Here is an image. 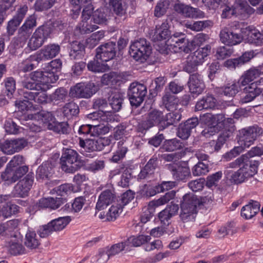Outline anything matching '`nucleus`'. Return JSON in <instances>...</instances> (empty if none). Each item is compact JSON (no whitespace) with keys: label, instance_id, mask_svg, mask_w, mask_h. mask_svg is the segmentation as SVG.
<instances>
[{"label":"nucleus","instance_id":"nucleus-1","mask_svg":"<svg viewBox=\"0 0 263 263\" xmlns=\"http://www.w3.org/2000/svg\"><path fill=\"white\" fill-rule=\"evenodd\" d=\"M258 165V161L241 155L228 164L224 174L231 183L240 184L257 173Z\"/></svg>","mask_w":263,"mask_h":263},{"label":"nucleus","instance_id":"nucleus-2","mask_svg":"<svg viewBox=\"0 0 263 263\" xmlns=\"http://www.w3.org/2000/svg\"><path fill=\"white\" fill-rule=\"evenodd\" d=\"M200 204V202L196 196L189 194L184 195L180 206V220L187 224L194 222L197 214V206Z\"/></svg>","mask_w":263,"mask_h":263},{"label":"nucleus","instance_id":"nucleus-3","mask_svg":"<svg viewBox=\"0 0 263 263\" xmlns=\"http://www.w3.org/2000/svg\"><path fill=\"white\" fill-rule=\"evenodd\" d=\"M134 198V193L130 190L123 193L120 201L114 203L106 212L98 213V217L104 221H114L119 216L123 211V208Z\"/></svg>","mask_w":263,"mask_h":263},{"label":"nucleus","instance_id":"nucleus-4","mask_svg":"<svg viewBox=\"0 0 263 263\" xmlns=\"http://www.w3.org/2000/svg\"><path fill=\"white\" fill-rule=\"evenodd\" d=\"M78 153L72 149L63 151L60 159L61 169L67 173H73L81 168Z\"/></svg>","mask_w":263,"mask_h":263},{"label":"nucleus","instance_id":"nucleus-5","mask_svg":"<svg viewBox=\"0 0 263 263\" xmlns=\"http://www.w3.org/2000/svg\"><path fill=\"white\" fill-rule=\"evenodd\" d=\"M149 43L144 39L135 41L130 46L129 54L136 61L144 63L151 53Z\"/></svg>","mask_w":263,"mask_h":263},{"label":"nucleus","instance_id":"nucleus-6","mask_svg":"<svg viewBox=\"0 0 263 263\" xmlns=\"http://www.w3.org/2000/svg\"><path fill=\"white\" fill-rule=\"evenodd\" d=\"M51 33V28L47 25L38 27L29 40L28 46L32 50L41 47Z\"/></svg>","mask_w":263,"mask_h":263},{"label":"nucleus","instance_id":"nucleus-7","mask_svg":"<svg viewBox=\"0 0 263 263\" xmlns=\"http://www.w3.org/2000/svg\"><path fill=\"white\" fill-rule=\"evenodd\" d=\"M163 125H165V116L163 112L157 109H153L148 112L146 120L142 122L140 126L141 128L145 130L157 126L159 131H161L165 129L162 128Z\"/></svg>","mask_w":263,"mask_h":263},{"label":"nucleus","instance_id":"nucleus-8","mask_svg":"<svg viewBox=\"0 0 263 263\" xmlns=\"http://www.w3.org/2000/svg\"><path fill=\"white\" fill-rule=\"evenodd\" d=\"M147 93V88L144 84L133 83L128 90V96L132 106H139L143 102Z\"/></svg>","mask_w":263,"mask_h":263},{"label":"nucleus","instance_id":"nucleus-9","mask_svg":"<svg viewBox=\"0 0 263 263\" xmlns=\"http://www.w3.org/2000/svg\"><path fill=\"white\" fill-rule=\"evenodd\" d=\"M98 87L91 82L87 83H78L70 89V95L78 98H90L98 91Z\"/></svg>","mask_w":263,"mask_h":263},{"label":"nucleus","instance_id":"nucleus-10","mask_svg":"<svg viewBox=\"0 0 263 263\" xmlns=\"http://www.w3.org/2000/svg\"><path fill=\"white\" fill-rule=\"evenodd\" d=\"M29 170L28 166L23 165L17 168H13L8 166L1 174L2 180L8 184L15 183L25 175Z\"/></svg>","mask_w":263,"mask_h":263},{"label":"nucleus","instance_id":"nucleus-11","mask_svg":"<svg viewBox=\"0 0 263 263\" xmlns=\"http://www.w3.org/2000/svg\"><path fill=\"white\" fill-rule=\"evenodd\" d=\"M37 16L35 14L29 15L24 24L18 29L16 40L20 44H25L37 25Z\"/></svg>","mask_w":263,"mask_h":263},{"label":"nucleus","instance_id":"nucleus-12","mask_svg":"<svg viewBox=\"0 0 263 263\" xmlns=\"http://www.w3.org/2000/svg\"><path fill=\"white\" fill-rule=\"evenodd\" d=\"M33 182V174L29 173L15 184L13 191L14 195L16 197L23 198L27 196L32 188Z\"/></svg>","mask_w":263,"mask_h":263},{"label":"nucleus","instance_id":"nucleus-13","mask_svg":"<svg viewBox=\"0 0 263 263\" xmlns=\"http://www.w3.org/2000/svg\"><path fill=\"white\" fill-rule=\"evenodd\" d=\"M117 45L115 42H109L102 44L96 49V58L102 62L113 59L116 55Z\"/></svg>","mask_w":263,"mask_h":263},{"label":"nucleus","instance_id":"nucleus-14","mask_svg":"<svg viewBox=\"0 0 263 263\" xmlns=\"http://www.w3.org/2000/svg\"><path fill=\"white\" fill-rule=\"evenodd\" d=\"M27 145V142L24 138L6 140L0 144L1 149L7 155H12L20 152Z\"/></svg>","mask_w":263,"mask_h":263},{"label":"nucleus","instance_id":"nucleus-15","mask_svg":"<svg viewBox=\"0 0 263 263\" xmlns=\"http://www.w3.org/2000/svg\"><path fill=\"white\" fill-rule=\"evenodd\" d=\"M29 78L34 82L43 84H47L55 82L59 79L57 74H54L53 72H50L45 70L35 71L32 72L28 75Z\"/></svg>","mask_w":263,"mask_h":263},{"label":"nucleus","instance_id":"nucleus-16","mask_svg":"<svg viewBox=\"0 0 263 263\" xmlns=\"http://www.w3.org/2000/svg\"><path fill=\"white\" fill-rule=\"evenodd\" d=\"M174 8L176 12L185 17L202 18L204 15V13L199 9L182 3L176 4Z\"/></svg>","mask_w":263,"mask_h":263},{"label":"nucleus","instance_id":"nucleus-17","mask_svg":"<svg viewBox=\"0 0 263 263\" xmlns=\"http://www.w3.org/2000/svg\"><path fill=\"white\" fill-rule=\"evenodd\" d=\"M114 195L109 190L103 191L99 196L98 201L96 204V210L98 212L96 213V215L98 216V213L100 212H106L109 208L108 207L114 203H117L114 201Z\"/></svg>","mask_w":263,"mask_h":263},{"label":"nucleus","instance_id":"nucleus-18","mask_svg":"<svg viewBox=\"0 0 263 263\" xmlns=\"http://www.w3.org/2000/svg\"><path fill=\"white\" fill-rule=\"evenodd\" d=\"M262 134V130L258 126H252L241 129L240 139L243 142L245 146L249 147Z\"/></svg>","mask_w":263,"mask_h":263},{"label":"nucleus","instance_id":"nucleus-19","mask_svg":"<svg viewBox=\"0 0 263 263\" xmlns=\"http://www.w3.org/2000/svg\"><path fill=\"white\" fill-rule=\"evenodd\" d=\"M167 168L177 181H185L191 177L190 170L187 166L170 164Z\"/></svg>","mask_w":263,"mask_h":263},{"label":"nucleus","instance_id":"nucleus-20","mask_svg":"<svg viewBox=\"0 0 263 263\" xmlns=\"http://www.w3.org/2000/svg\"><path fill=\"white\" fill-rule=\"evenodd\" d=\"M60 46L58 44H50L42 48L36 54V60L41 61L49 60L56 57L60 52Z\"/></svg>","mask_w":263,"mask_h":263},{"label":"nucleus","instance_id":"nucleus-21","mask_svg":"<svg viewBox=\"0 0 263 263\" xmlns=\"http://www.w3.org/2000/svg\"><path fill=\"white\" fill-rule=\"evenodd\" d=\"M114 119L109 110H99L87 115L86 120L91 125H97L100 122H108Z\"/></svg>","mask_w":263,"mask_h":263},{"label":"nucleus","instance_id":"nucleus-22","mask_svg":"<svg viewBox=\"0 0 263 263\" xmlns=\"http://www.w3.org/2000/svg\"><path fill=\"white\" fill-rule=\"evenodd\" d=\"M187 84L190 92L197 95L201 94L205 88L202 77L197 73L190 75Z\"/></svg>","mask_w":263,"mask_h":263},{"label":"nucleus","instance_id":"nucleus-23","mask_svg":"<svg viewBox=\"0 0 263 263\" xmlns=\"http://www.w3.org/2000/svg\"><path fill=\"white\" fill-rule=\"evenodd\" d=\"M220 38L223 43L230 46L239 44L242 40V36L240 34L233 32L227 27L220 31Z\"/></svg>","mask_w":263,"mask_h":263},{"label":"nucleus","instance_id":"nucleus-24","mask_svg":"<svg viewBox=\"0 0 263 263\" xmlns=\"http://www.w3.org/2000/svg\"><path fill=\"white\" fill-rule=\"evenodd\" d=\"M260 72L257 68H251L246 71L238 81L239 87L245 86L252 83V81L260 76Z\"/></svg>","mask_w":263,"mask_h":263},{"label":"nucleus","instance_id":"nucleus-25","mask_svg":"<svg viewBox=\"0 0 263 263\" xmlns=\"http://www.w3.org/2000/svg\"><path fill=\"white\" fill-rule=\"evenodd\" d=\"M157 158L153 156L141 170L138 178L140 179L149 178L154 174L155 170L157 167Z\"/></svg>","mask_w":263,"mask_h":263},{"label":"nucleus","instance_id":"nucleus-26","mask_svg":"<svg viewBox=\"0 0 263 263\" xmlns=\"http://www.w3.org/2000/svg\"><path fill=\"white\" fill-rule=\"evenodd\" d=\"M253 57V51L246 52L238 58L228 60L225 62L224 65L230 68H235L249 61Z\"/></svg>","mask_w":263,"mask_h":263},{"label":"nucleus","instance_id":"nucleus-27","mask_svg":"<svg viewBox=\"0 0 263 263\" xmlns=\"http://www.w3.org/2000/svg\"><path fill=\"white\" fill-rule=\"evenodd\" d=\"M260 205L258 202L252 200L241 209V216L246 219L252 218L259 212Z\"/></svg>","mask_w":263,"mask_h":263},{"label":"nucleus","instance_id":"nucleus-28","mask_svg":"<svg viewBox=\"0 0 263 263\" xmlns=\"http://www.w3.org/2000/svg\"><path fill=\"white\" fill-rule=\"evenodd\" d=\"M23 95L25 99L34 101V102L39 104L46 103L47 100L46 92L44 90H40V88L35 91H25L24 92Z\"/></svg>","mask_w":263,"mask_h":263},{"label":"nucleus","instance_id":"nucleus-29","mask_svg":"<svg viewBox=\"0 0 263 263\" xmlns=\"http://www.w3.org/2000/svg\"><path fill=\"white\" fill-rule=\"evenodd\" d=\"M108 93L110 95L108 97V101L110 106L114 111H119L123 104V95L116 90H110Z\"/></svg>","mask_w":263,"mask_h":263},{"label":"nucleus","instance_id":"nucleus-30","mask_svg":"<svg viewBox=\"0 0 263 263\" xmlns=\"http://www.w3.org/2000/svg\"><path fill=\"white\" fill-rule=\"evenodd\" d=\"M217 105V100L212 95H207L198 101L195 105V110L213 109Z\"/></svg>","mask_w":263,"mask_h":263},{"label":"nucleus","instance_id":"nucleus-31","mask_svg":"<svg viewBox=\"0 0 263 263\" xmlns=\"http://www.w3.org/2000/svg\"><path fill=\"white\" fill-rule=\"evenodd\" d=\"M170 35L169 26L167 21L163 22L161 25H157L153 36L154 41H161L167 39Z\"/></svg>","mask_w":263,"mask_h":263},{"label":"nucleus","instance_id":"nucleus-32","mask_svg":"<svg viewBox=\"0 0 263 263\" xmlns=\"http://www.w3.org/2000/svg\"><path fill=\"white\" fill-rule=\"evenodd\" d=\"M24 245L29 249H35L40 245V239L34 231L28 230L24 239Z\"/></svg>","mask_w":263,"mask_h":263},{"label":"nucleus","instance_id":"nucleus-33","mask_svg":"<svg viewBox=\"0 0 263 263\" xmlns=\"http://www.w3.org/2000/svg\"><path fill=\"white\" fill-rule=\"evenodd\" d=\"M211 49V46L207 45L204 47L197 49L189 56L191 58L193 62L199 65L203 62L204 58L209 54Z\"/></svg>","mask_w":263,"mask_h":263},{"label":"nucleus","instance_id":"nucleus-34","mask_svg":"<svg viewBox=\"0 0 263 263\" xmlns=\"http://www.w3.org/2000/svg\"><path fill=\"white\" fill-rule=\"evenodd\" d=\"M87 149L91 151H100L108 144L107 139L97 137L94 139H87Z\"/></svg>","mask_w":263,"mask_h":263},{"label":"nucleus","instance_id":"nucleus-35","mask_svg":"<svg viewBox=\"0 0 263 263\" xmlns=\"http://www.w3.org/2000/svg\"><path fill=\"white\" fill-rule=\"evenodd\" d=\"M52 164L46 161L41 165L36 170V178L37 180L48 179L52 174Z\"/></svg>","mask_w":263,"mask_h":263},{"label":"nucleus","instance_id":"nucleus-36","mask_svg":"<svg viewBox=\"0 0 263 263\" xmlns=\"http://www.w3.org/2000/svg\"><path fill=\"white\" fill-rule=\"evenodd\" d=\"M234 132V129L232 127L230 129L223 130L219 136L216 141H212L210 142L211 145H214V149L218 152L222 146L225 143L227 140L230 138Z\"/></svg>","mask_w":263,"mask_h":263},{"label":"nucleus","instance_id":"nucleus-37","mask_svg":"<svg viewBox=\"0 0 263 263\" xmlns=\"http://www.w3.org/2000/svg\"><path fill=\"white\" fill-rule=\"evenodd\" d=\"M109 5L117 15L122 16L126 13L127 5L123 0H109Z\"/></svg>","mask_w":263,"mask_h":263},{"label":"nucleus","instance_id":"nucleus-38","mask_svg":"<svg viewBox=\"0 0 263 263\" xmlns=\"http://www.w3.org/2000/svg\"><path fill=\"white\" fill-rule=\"evenodd\" d=\"M39 206L43 208H49L52 209H58L62 203V198L53 197L42 198L39 201Z\"/></svg>","mask_w":263,"mask_h":263},{"label":"nucleus","instance_id":"nucleus-39","mask_svg":"<svg viewBox=\"0 0 263 263\" xmlns=\"http://www.w3.org/2000/svg\"><path fill=\"white\" fill-rule=\"evenodd\" d=\"M151 239V237L149 236L145 235H139L138 236L135 237L134 236L129 237L125 241L126 245L129 250L130 247H137L147 242Z\"/></svg>","mask_w":263,"mask_h":263},{"label":"nucleus","instance_id":"nucleus-40","mask_svg":"<svg viewBox=\"0 0 263 263\" xmlns=\"http://www.w3.org/2000/svg\"><path fill=\"white\" fill-rule=\"evenodd\" d=\"M70 216H65L56 218L50 222L53 231H60L64 229L71 221Z\"/></svg>","mask_w":263,"mask_h":263},{"label":"nucleus","instance_id":"nucleus-41","mask_svg":"<svg viewBox=\"0 0 263 263\" xmlns=\"http://www.w3.org/2000/svg\"><path fill=\"white\" fill-rule=\"evenodd\" d=\"M248 41L257 46L263 45V33L257 30H249L247 34Z\"/></svg>","mask_w":263,"mask_h":263},{"label":"nucleus","instance_id":"nucleus-42","mask_svg":"<svg viewBox=\"0 0 263 263\" xmlns=\"http://www.w3.org/2000/svg\"><path fill=\"white\" fill-rule=\"evenodd\" d=\"M71 49L69 53L71 59H81L84 53V46L80 42H73L71 45Z\"/></svg>","mask_w":263,"mask_h":263},{"label":"nucleus","instance_id":"nucleus-43","mask_svg":"<svg viewBox=\"0 0 263 263\" xmlns=\"http://www.w3.org/2000/svg\"><path fill=\"white\" fill-rule=\"evenodd\" d=\"M18 206L15 204L7 203L0 207V220L11 216L18 211Z\"/></svg>","mask_w":263,"mask_h":263},{"label":"nucleus","instance_id":"nucleus-44","mask_svg":"<svg viewBox=\"0 0 263 263\" xmlns=\"http://www.w3.org/2000/svg\"><path fill=\"white\" fill-rule=\"evenodd\" d=\"M219 93L228 98L234 97L238 92V85L236 83L228 84L219 89Z\"/></svg>","mask_w":263,"mask_h":263},{"label":"nucleus","instance_id":"nucleus-45","mask_svg":"<svg viewBox=\"0 0 263 263\" xmlns=\"http://www.w3.org/2000/svg\"><path fill=\"white\" fill-rule=\"evenodd\" d=\"M182 148V143L176 139H173L166 141L160 148L163 151L172 152Z\"/></svg>","mask_w":263,"mask_h":263},{"label":"nucleus","instance_id":"nucleus-46","mask_svg":"<svg viewBox=\"0 0 263 263\" xmlns=\"http://www.w3.org/2000/svg\"><path fill=\"white\" fill-rule=\"evenodd\" d=\"M34 117L35 118H38L42 120L43 123L45 124V126L48 128V125L50 124H52L55 121L54 116L50 112H44L38 113L34 115L31 116V117Z\"/></svg>","mask_w":263,"mask_h":263},{"label":"nucleus","instance_id":"nucleus-47","mask_svg":"<svg viewBox=\"0 0 263 263\" xmlns=\"http://www.w3.org/2000/svg\"><path fill=\"white\" fill-rule=\"evenodd\" d=\"M261 81L263 82V79H261L259 81L252 82L243 88V90L246 93H249L252 95H254L255 97H257L259 95L261 92L262 88H259L257 86V84L260 83Z\"/></svg>","mask_w":263,"mask_h":263},{"label":"nucleus","instance_id":"nucleus-48","mask_svg":"<svg viewBox=\"0 0 263 263\" xmlns=\"http://www.w3.org/2000/svg\"><path fill=\"white\" fill-rule=\"evenodd\" d=\"M48 129L59 133L65 134L68 132L69 126L66 122H58L55 121L52 124L48 125Z\"/></svg>","mask_w":263,"mask_h":263},{"label":"nucleus","instance_id":"nucleus-49","mask_svg":"<svg viewBox=\"0 0 263 263\" xmlns=\"http://www.w3.org/2000/svg\"><path fill=\"white\" fill-rule=\"evenodd\" d=\"M181 116L179 111L172 112L165 116V125L162 126V128H166L171 125L177 123L181 119Z\"/></svg>","mask_w":263,"mask_h":263},{"label":"nucleus","instance_id":"nucleus-50","mask_svg":"<svg viewBox=\"0 0 263 263\" xmlns=\"http://www.w3.org/2000/svg\"><path fill=\"white\" fill-rule=\"evenodd\" d=\"M22 86L27 89L26 91H35L41 88L38 84L33 81L28 76H25L21 82Z\"/></svg>","mask_w":263,"mask_h":263},{"label":"nucleus","instance_id":"nucleus-51","mask_svg":"<svg viewBox=\"0 0 263 263\" xmlns=\"http://www.w3.org/2000/svg\"><path fill=\"white\" fill-rule=\"evenodd\" d=\"M79 112V106L73 102L66 104L63 108V112L67 117L77 115Z\"/></svg>","mask_w":263,"mask_h":263},{"label":"nucleus","instance_id":"nucleus-52","mask_svg":"<svg viewBox=\"0 0 263 263\" xmlns=\"http://www.w3.org/2000/svg\"><path fill=\"white\" fill-rule=\"evenodd\" d=\"M170 6L168 0H161L155 7L154 14L157 17H160L164 15Z\"/></svg>","mask_w":263,"mask_h":263},{"label":"nucleus","instance_id":"nucleus-53","mask_svg":"<svg viewBox=\"0 0 263 263\" xmlns=\"http://www.w3.org/2000/svg\"><path fill=\"white\" fill-rule=\"evenodd\" d=\"M103 37L104 33L101 31L92 34L91 36L86 40V46L89 48H94Z\"/></svg>","mask_w":263,"mask_h":263},{"label":"nucleus","instance_id":"nucleus-54","mask_svg":"<svg viewBox=\"0 0 263 263\" xmlns=\"http://www.w3.org/2000/svg\"><path fill=\"white\" fill-rule=\"evenodd\" d=\"M175 196V192L174 191L168 192L158 200L151 201V205H152V206H155L156 208L166 203L170 200L173 199Z\"/></svg>","mask_w":263,"mask_h":263},{"label":"nucleus","instance_id":"nucleus-55","mask_svg":"<svg viewBox=\"0 0 263 263\" xmlns=\"http://www.w3.org/2000/svg\"><path fill=\"white\" fill-rule=\"evenodd\" d=\"M162 101L167 110H172L174 109L173 106L177 103V99L174 95L167 92L163 97Z\"/></svg>","mask_w":263,"mask_h":263},{"label":"nucleus","instance_id":"nucleus-56","mask_svg":"<svg viewBox=\"0 0 263 263\" xmlns=\"http://www.w3.org/2000/svg\"><path fill=\"white\" fill-rule=\"evenodd\" d=\"M55 0H36L34 5V9L37 11H42L50 8Z\"/></svg>","mask_w":263,"mask_h":263},{"label":"nucleus","instance_id":"nucleus-57","mask_svg":"<svg viewBox=\"0 0 263 263\" xmlns=\"http://www.w3.org/2000/svg\"><path fill=\"white\" fill-rule=\"evenodd\" d=\"M67 97V91L64 88L57 89L50 96V99L52 102L64 101Z\"/></svg>","mask_w":263,"mask_h":263},{"label":"nucleus","instance_id":"nucleus-58","mask_svg":"<svg viewBox=\"0 0 263 263\" xmlns=\"http://www.w3.org/2000/svg\"><path fill=\"white\" fill-rule=\"evenodd\" d=\"M233 52L231 46H222L218 47L216 50V57L218 59H224L229 57Z\"/></svg>","mask_w":263,"mask_h":263},{"label":"nucleus","instance_id":"nucleus-59","mask_svg":"<svg viewBox=\"0 0 263 263\" xmlns=\"http://www.w3.org/2000/svg\"><path fill=\"white\" fill-rule=\"evenodd\" d=\"M156 207L151 206V202H149L147 207H145L143 214L141 216V221L143 223H145L149 221L154 215Z\"/></svg>","mask_w":263,"mask_h":263},{"label":"nucleus","instance_id":"nucleus-60","mask_svg":"<svg viewBox=\"0 0 263 263\" xmlns=\"http://www.w3.org/2000/svg\"><path fill=\"white\" fill-rule=\"evenodd\" d=\"M8 251L12 255H17L24 253L25 249L21 243L11 242L8 246Z\"/></svg>","mask_w":263,"mask_h":263},{"label":"nucleus","instance_id":"nucleus-61","mask_svg":"<svg viewBox=\"0 0 263 263\" xmlns=\"http://www.w3.org/2000/svg\"><path fill=\"white\" fill-rule=\"evenodd\" d=\"M106 123V124L104 122H100L97 125H92L93 136L104 135L109 132V127L107 122Z\"/></svg>","mask_w":263,"mask_h":263},{"label":"nucleus","instance_id":"nucleus-62","mask_svg":"<svg viewBox=\"0 0 263 263\" xmlns=\"http://www.w3.org/2000/svg\"><path fill=\"white\" fill-rule=\"evenodd\" d=\"M209 171L208 165L203 162H198L192 168L193 175L196 176L205 175Z\"/></svg>","mask_w":263,"mask_h":263},{"label":"nucleus","instance_id":"nucleus-63","mask_svg":"<svg viewBox=\"0 0 263 263\" xmlns=\"http://www.w3.org/2000/svg\"><path fill=\"white\" fill-rule=\"evenodd\" d=\"M19 223L20 221L18 219H13L3 224H1V226H2V229L4 234L8 235L10 232L17 228Z\"/></svg>","mask_w":263,"mask_h":263},{"label":"nucleus","instance_id":"nucleus-64","mask_svg":"<svg viewBox=\"0 0 263 263\" xmlns=\"http://www.w3.org/2000/svg\"><path fill=\"white\" fill-rule=\"evenodd\" d=\"M109 255H116L123 250L129 251L125 241L112 245L109 249Z\"/></svg>","mask_w":263,"mask_h":263}]
</instances>
